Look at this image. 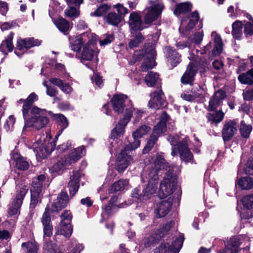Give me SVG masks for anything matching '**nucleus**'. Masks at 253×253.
I'll list each match as a JSON object with an SVG mask.
<instances>
[{
  "label": "nucleus",
  "instance_id": "nucleus-32",
  "mask_svg": "<svg viewBox=\"0 0 253 253\" xmlns=\"http://www.w3.org/2000/svg\"><path fill=\"white\" fill-rule=\"evenodd\" d=\"M128 23L131 30H141L143 29L141 17L136 12H133L130 15Z\"/></svg>",
  "mask_w": 253,
  "mask_h": 253
},
{
  "label": "nucleus",
  "instance_id": "nucleus-44",
  "mask_svg": "<svg viewBox=\"0 0 253 253\" xmlns=\"http://www.w3.org/2000/svg\"><path fill=\"white\" fill-rule=\"evenodd\" d=\"M238 184L242 189H250L253 186V180L250 177H244L239 179Z\"/></svg>",
  "mask_w": 253,
  "mask_h": 253
},
{
  "label": "nucleus",
  "instance_id": "nucleus-3",
  "mask_svg": "<svg viewBox=\"0 0 253 253\" xmlns=\"http://www.w3.org/2000/svg\"><path fill=\"white\" fill-rule=\"evenodd\" d=\"M167 140L172 145V156L179 155L181 160L185 163H193V156L189 149L190 142L188 136L183 134L170 135Z\"/></svg>",
  "mask_w": 253,
  "mask_h": 253
},
{
  "label": "nucleus",
  "instance_id": "nucleus-29",
  "mask_svg": "<svg viewBox=\"0 0 253 253\" xmlns=\"http://www.w3.org/2000/svg\"><path fill=\"white\" fill-rule=\"evenodd\" d=\"M38 96L35 93H31L28 98L25 100L22 99L18 101V103L24 102L23 106V115L24 118H26V113L30 112L31 105L36 100H38Z\"/></svg>",
  "mask_w": 253,
  "mask_h": 253
},
{
  "label": "nucleus",
  "instance_id": "nucleus-9",
  "mask_svg": "<svg viewBox=\"0 0 253 253\" xmlns=\"http://www.w3.org/2000/svg\"><path fill=\"white\" fill-rule=\"evenodd\" d=\"M177 182L175 176L168 175L165 177L160 184L158 196L160 198H165L170 195L175 190Z\"/></svg>",
  "mask_w": 253,
  "mask_h": 253
},
{
  "label": "nucleus",
  "instance_id": "nucleus-35",
  "mask_svg": "<svg viewBox=\"0 0 253 253\" xmlns=\"http://www.w3.org/2000/svg\"><path fill=\"white\" fill-rule=\"evenodd\" d=\"M13 36L14 33L11 32L6 39L1 42L0 45V51L3 54H5L7 52H11L13 50L14 47L12 43Z\"/></svg>",
  "mask_w": 253,
  "mask_h": 253
},
{
  "label": "nucleus",
  "instance_id": "nucleus-38",
  "mask_svg": "<svg viewBox=\"0 0 253 253\" xmlns=\"http://www.w3.org/2000/svg\"><path fill=\"white\" fill-rule=\"evenodd\" d=\"M238 79L242 84H253V68L247 72L240 74Z\"/></svg>",
  "mask_w": 253,
  "mask_h": 253
},
{
  "label": "nucleus",
  "instance_id": "nucleus-22",
  "mask_svg": "<svg viewBox=\"0 0 253 253\" xmlns=\"http://www.w3.org/2000/svg\"><path fill=\"white\" fill-rule=\"evenodd\" d=\"M68 196L66 192L62 191L55 200L50 209L51 212H58L64 208L68 202Z\"/></svg>",
  "mask_w": 253,
  "mask_h": 253
},
{
  "label": "nucleus",
  "instance_id": "nucleus-53",
  "mask_svg": "<svg viewBox=\"0 0 253 253\" xmlns=\"http://www.w3.org/2000/svg\"><path fill=\"white\" fill-rule=\"evenodd\" d=\"M242 202L244 207L248 209H253V194L245 196Z\"/></svg>",
  "mask_w": 253,
  "mask_h": 253
},
{
  "label": "nucleus",
  "instance_id": "nucleus-17",
  "mask_svg": "<svg viewBox=\"0 0 253 253\" xmlns=\"http://www.w3.org/2000/svg\"><path fill=\"white\" fill-rule=\"evenodd\" d=\"M199 19V15L196 11L191 13L188 17L183 18L179 28L180 32L185 35L187 32L193 29Z\"/></svg>",
  "mask_w": 253,
  "mask_h": 253
},
{
  "label": "nucleus",
  "instance_id": "nucleus-21",
  "mask_svg": "<svg viewBox=\"0 0 253 253\" xmlns=\"http://www.w3.org/2000/svg\"><path fill=\"white\" fill-rule=\"evenodd\" d=\"M238 126L233 121H230L223 126L222 130V136L224 141L230 140L236 133Z\"/></svg>",
  "mask_w": 253,
  "mask_h": 253
},
{
  "label": "nucleus",
  "instance_id": "nucleus-25",
  "mask_svg": "<svg viewBox=\"0 0 253 253\" xmlns=\"http://www.w3.org/2000/svg\"><path fill=\"white\" fill-rule=\"evenodd\" d=\"M164 94L161 89H159L151 94V99L149 102L150 108L158 109L164 105L165 101L163 98Z\"/></svg>",
  "mask_w": 253,
  "mask_h": 253
},
{
  "label": "nucleus",
  "instance_id": "nucleus-57",
  "mask_svg": "<svg viewBox=\"0 0 253 253\" xmlns=\"http://www.w3.org/2000/svg\"><path fill=\"white\" fill-rule=\"evenodd\" d=\"M66 15L71 18L74 19L79 15V11L74 7H70L65 11Z\"/></svg>",
  "mask_w": 253,
  "mask_h": 253
},
{
  "label": "nucleus",
  "instance_id": "nucleus-36",
  "mask_svg": "<svg viewBox=\"0 0 253 253\" xmlns=\"http://www.w3.org/2000/svg\"><path fill=\"white\" fill-rule=\"evenodd\" d=\"M128 186V181L127 180L120 179L115 182L109 188L110 193H115L118 191H122L127 189Z\"/></svg>",
  "mask_w": 253,
  "mask_h": 253
},
{
  "label": "nucleus",
  "instance_id": "nucleus-11",
  "mask_svg": "<svg viewBox=\"0 0 253 253\" xmlns=\"http://www.w3.org/2000/svg\"><path fill=\"white\" fill-rule=\"evenodd\" d=\"M151 6L144 10L145 22L150 24L156 20L161 15L164 8V4L160 2L150 1Z\"/></svg>",
  "mask_w": 253,
  "mask_h": 253
},
{
  "label": "nucleus",
  "instance_id": "nucleus-60",
  "mask_svg": "<svg viewBox=\"0 0 253 253\" xmlns=\"http://www.w3.org/2000/svg\"><path fill=\"white\" fill-rule=\"evenodd\" d=\"M72 217V216L71 214V212L67 211H64L61 215V221H64V222L66 223H70Z\"/></svg>",
  "mask_w": 253,
  "mask_h": 253
},
{
  "label": "nucleus",
  "instance_id": "nucleus-40",
  "mask_svg": "<svg viewBox=\"0 0 253 253\" xmlns=\"http://www.w3.org/2000/svg\"><path fill=\"white\" fill-rule=\"evenodd\" d=\"M54 119L58 122V126L60 127L61 130H59V133L55 136L56 138L61 134L63 129L66 128L68 126V121L66 118L62 114H55L53 116Z\"/></svg>",
  "mask_w": 253,
  "mask_h": 253
},
{
  "label": "nucleus",
  "instance_id": "nucleus-7",
  "mask_svg": "<svg viewBox=\"0 0 253 253\" xmlns=\"http://www.w3.org/2000/svg\"><path fill=\"white\" fill-rule=\"evenodd\" d=\"M36 139L37 141L30 148L33 149L37 158L44 159L54 150L55 142L52 141L46 143L44 137L42 138L39 135L36 136Z\"/></svg>",
  "mask_w": 253,
  "mask_h": 253
},
{
  "label": "nucleus",
  "instance_id": "nucleus-58",
  "mask_svg": "<svg viewBox=\"0 0 253 253\" xmlns=\"http://www.w3.org/2000/svg\"><path fill=\"white\" fill-rule=\"evenodd\" d=\"M114 40V36L113 35H104L99 41L100 45H106L111 43Z\"/></svg>",
  "mask_w": 253,
  "mask_h": 253
},
{
  "label": "nucleus",
  "instance_id": "nucleus-46",
  "mask_svg": "<svg viewBox=\"0 0 253 253\" xmlns=\"http://www.w3.org/2000/svg\"><path fill=\"white\" fill-rule=\"evenodd\" d=\"M106 19L110 24L117 26L121 21L122 17L115 12H110L107 15Z\"/></svg>",
  "mask_w": 253,
  "mask_h": 253
},
{
  "label": "nucleus",
  "instance_id": "nucleus-20",
  "mask_svg": "<svg viewBox=\"0 0 253 253\" xmlns=\"http://www.w3.org/2000/svg\"><path fill=\"white\" fill-rule=\"evenodd\" d=\"M82 175L80 170L74 171L68 182V188L71 196H74L78 191L80 178Z\"/></svg>",
  "mask_w": 253,
  "mask_h": 253
},
{
  "label": "nucleus",
  "instance_id": "nucleus-13",
  "mask_svg": "<svg viewBox=\"0 0 253 253\" xmlns=\"http://www.w3.org/2000/svg\"><path fill=\"white\" fill-rule=\"evenodd\" d=\"M133 150L126 149V146L117 157L116 161V168L119 172H122L126 169L130 162L132 161V157L128 154Z\"/></svg>",
  "mask_w": 253,
  "mask_h": 253
},
{
  "label": "nucleus",
  "instance_id": "nucleus-62",
  "mask_svg": "<svg viewBox=\"0 0 253 253\" xmlns=\"http://www.w3.org/2000/svg\"><path fill=\"white\" fill-rule=\"evenodd\" d=\"M114 7L117 9V11L118 12V15H120L122 17L123 15H125L127 13V9L121 4H117L114 5Z\"/></svg>",
  "mask_w": 253,
  "mask_h": 253
},
{
  "label": "nucleus",
  "instance_id": "nucleus-34",
  "mask_svg": "<svg viewBox=\"0 0 253 253\" xmlns=\"http://www.w3.org/2000/svg\"><path fill=\"white\" fill-rule=\"evenodd\" d=\"M56 234L63 235L65 237H69L72 233V227L71 223L61 221L59 225L56 228Z\"/></svg>",
  "mask_w": 253,
  "mask_h": 253
},
{
  "label": "nucleus",
  "instance_id": "nucleus-26",
  "mask_svg": "<svg viewBox=\"0 0 253 253\" xmlns=\"http://www.w3.org/2000/svg\"><path fill=\"white\" fill-rule=\"evenodd\" d=\"M240 240L236 237H232L225 245V249L217 251V253H226L227 252H229L230 253H237L240 250Z\"/></svg>",
  "mask_w": 253,
  "mask_h": 253
},
{
  "label": "nucleus",
  "instance_id": "nucleus-6",
  "mask_svg": "<svg viewBox=\"0 0 253 253\" xmlns=\"http://www.w3.org/2000/svg\"><path fill=\"white\" fill-rule=\"evenodd\" d=\"M16 196L13 202L10 205L8 210V213L10 215H13L18 213L24 198L29 189L28 183L24 180L16 181Z\"/></svg>",
  "mask_w": 253,
  "mask_h": 253
},
{
  "label": "nucleus",
  "instance_id": "nucleus-43",
  "mask_svg": "<svg viewBox=\"0 0 253 253\" xmlns=\"http://www.w3.org/2000/svg\"><path fill=\"white\" fill-rule=\"evenodd\" d=\"M223 117L224 113L221 111L209 113L207 115L208 121L211 123H218L220 122L223 120Z\"/></svg>",
  "mask_w": 253,
  "mask_h": 253
},
{
  "label": "nucleus",
  "instance_id": "nucleus-48",
  "mask_svg": "<svg viewBox=\"0 0 253 253\" xmlns=\"http://www.w3.org/2000/svg\"><path fill=\"white\" fill-rule=\"evenodd\" d=\"M158 138V136L152 134L148 139L146 145L143 150V153L144 154L148 153L155 145Z\"/></svg>",
  "mask_w": 253,
  "mask_h": 253
},
{
  "label": "nucleus",
  "instance_id": "nucleus-37",
  "mask_svg": "<svg viewBox=\"0 0 253 253\" xmlns=\"http://www.w3.org/2000/svg\"><path fill=\"white\" fill-rule=\"evenodd\" d=\"M50 83L57 86L64 92L68 94L72 92V88L67 83H64L62 80L56 78H52L49 80Z\"/></svg>",
  "mask_w": 253,
  "mask_h": 253
},
{
  "label": "nucleus",
  "instance_id": "nucleus-39",
  "mask_svg": "<svg viewBox=\"0 0 253 253\" xmlns=\"http://www.w3.org/2000/svg\"><path fill=\"white\" fill-rule=\"evenodd\" d=\"M147 84L149 86H153L156 84H159L160 79L159 75L155 72H150L148 73L145 79Z\"/></svg>",
  "mask_w": 253,
  "mask_h": 253
},
{
  "label": "nucleus",
  "instance_id": "nucleus-8",
  "mask_svg": "<svg viewBox=\"0 0 253 253\" xmlns=\"http://www.w3.org/2000/svg\"><path fill=\"white\" fill-rule=\"evenodd\" d=\"M45 176L41 174L33 179L31 189L30 208L34 209L40 201L42 188L45 180Z\"/></svg>",
  "mask_w": 253,
  "mask_h": 253
},
{
  "label": "nucleus",
  "instance_id": "nucleus-63",
  "mask_svg": "<svg viewBox=\"0 0 253 253\" xmlns=\"http://www.w3.org/2000/svg\"><path fill=\"white\" fill-rule=\"evenodd\" d=\"M243 97L245 100H252L253 98V88H250L244 91Z\"/></svg>",
  "mask_w": 253,
  "mask_h": 253
},
{
  "label": "nucleus",
  "instance_id": "nucleus-52",
  "mask_svg": "<svg viewBox=\"0 0 253 253\" xmlns=\"http://www.w3.org/2000/svg\"><path fill=\"white\" fill-rule=\"evenodd\" d=\"M192 96H190L191 98L195 99L197 98L202 97L204 93V89L203 87L199 85L195 86L191 91Z\"/></svg>",
  "mask_w": 253,
  "mask_h": 253
},
{
  "label": "nucleus",
  "instance_id": "nucleus-1",
  "mask_svg": "<svg viewBox=\"0 0 253 253\" xmlns=\"http://www.w3.org/2000/svg\"><path fill=\"white\" fill-rule=\"evenodd\" d=\"M168 168L169 164L162 154H157L152 158L141 177L143 182L148 181V183L142 192L140 187L135 188L132 192V197L140 200H147L151 198L156 193L159 176Z\"/></svg>",
  "mask_w": 253,
  "mask_h": 253
},
{
  "label": "nucleus",
  "instance_id": "nucleus-12",
  "mask_svg": "<svg viewBox=\"0 0 253 253\" xmlns=\"http://www.w3.org/2000/svg\"><path fill=\"white\" fill-rule=\"evenodd\" d=\"M41 43V41L34 38L19 39L17 42L16 47L14 51L15 53L18 56H20L25 53L28 49L34 46H39Z\"/></svg>",
  "mask_w": 253,
  "mask_h": 253
},
{
  "label": "nucleus",
  "instance_id": "nucleus-27",
  "mask_svg": "<svg viewBox=\"0 0 253 253\" xmlns=\"http://www.w3.org/2000/svg\"><path fill=\"white\" fill-rule=\"evenodd\" d=\"M168 118V115L165 112H164L160 117L159 122L154 126L152 134L158 136V137H159L161 134L166 131V122Z\"/></svg>",
  "mask_w": 253,
  "mask_h": 253
},
{
  "label": "nucleus",
  "instance_id": "nucleus-18",
  "mask_svg": "<svg viewBox=\"0 0 253 253\" xmlns=\"http://www.w3.org/2000/svg\"><path fill=\"white\" fill-rule=\"evenodd\" d=\"M50 207L47 205L41 220L43 227L44 237H50L52 235L53 227L51 223Z\"/></svg>",
  "mask_w": 253,
  "mask_h": 253
},
{
  "label": "nucleus",
  "instance_id": "nucleus-10",
  "mask_svg": "<svg viewBox=\"0 0 253 253\" xmlns=\"http://www.w3.org/2000/svg\"><path fill=\"white\" fill-rule=\"evenodd\" d=\"M171 223H167L161 228L156 235L151 234L145 237L142 241L138 242V244L142 249L147 248L155 244L159 238L163 237L170 229Z\"/></svg>",
  "mask_w": 253,
  "mask_h": 253
},
{
  "label": "nucleus",
  "instance_id": "nucleus-4",
  "mask_svg": "<svg viewBox=\"0 0 253 253\" xmlns=\"http://www.w3.org/2000/svg\"><path fill=\"white\" fill-rule=\"evenodd\" d=\"M143 114V111L133 107L131 103L128 104L125 109L123 118L120 120L116 126L111 131V139H115L122 136L125 132V127L130 121L131 118L133 117L134 123H136L142 118Z\"/></svg>",
  "mask_w": 253,
  "mask_h": 253
},
{
  "label": "nucleus",
  "instance_id": "nucleus-45",
  "mask_svg": "<svg viewBox=\"0 0 253 253\" xmlns=\"http://www.w3.org/2000/svg\"><path fill=\"white\" fill-rule=\"evenodd\" d=\"M191 7L192 5L189 2H184L178 4L176 5V8L174 11V13L176 15H178L190 10Z\"/></svg>",
  "mask_w": 253,
  "mask_h": 253
},
{
  "label": "nucleus",
  "instance_id": "nucleus-49",
  "mask_svg": "<svg viewBox=\"0 0 253 253\" xmlns=\"http://www.w3.org/2000/svg\"><path fill=\"white\" fill-rule=\"evenodd\" d=\"M110 6L106 4L100 5L91 15L96 17L104 16L110 9Z\"/></svg>",
  "mask_w": 253,
  "mask_h": 253
},
{
  "label": "nucleus",
  "instance_id": "nucleus-16",
  "mask_svg": "<svg viewBox=\"0 0 253 253\" xmlns=\"http://www.w3.org/2000/svg\"><path fill=\"white\" fill-rule=\"evenodd\" d=\"M85 154V148L84 146L74 149L69 152L62 159L66 167L76 163Z\"/></svg>",
  "mask_w": 253,
  "mask_h": 253
},
{
  "label": "nucleus",
  "instance_id": "nucleus-61",
  "mask_svg": "<svg viewBox=\"0 0 253 253\" xmlns=\"http://www.w3.org/2000/svg\"><path fill=\"white\" fill-rule=\"evenodd\" d=\"M71 146V144L70 142H66L65 143H63L61 145H59L57 149V151L58 152V153H62L66 151V150L68 149Z\"/></svg>",
  "mask_w": 253,
  "mask_h": 253
},
{
  "label": "nucleus",
  "instance_id": "nucleus-24",
  "mask_svg": "<svg viewBox=\"0 0 253 253\" xmlns=\"http://www.w3.org/2000/svg\"><path fill=\"white\" fill-rule=\"evenodd\" d=\"M127 96L124 94L115 95L111 99L113 108L115 112L119 114L123 112L126 101Z\"/></svg>",
  "mask_w": 253,
  "mask_h": 253
},
{
  "label": "nucleus",
  "instance_id": "nucleus-15",
  "mask_svg": "<svg viewBox=\"0 0 253 253\" xmlns=\"http://www.w3.org/2000/svg\"><path fill=\"white\" fill-rule=\"evenodd\" d=\"M151 130V127L146 125L140 126L133 133L134 141L126 145V149L135 150L140 146V141L139 138L142 137Z\"/></svg>",
  "mask_w": 253,
  "mask_h": 253
},
{
  "label": "nucleus",
  "instance_id": "nucleus-30",
  "mask_svg": "<svg viewBox=\"0 0 253 253\" xmlns=\"http://www.w3.org/2000/svg\"><path fill=\"white\" fill-rule=\"evenodd\" d=\"M211 37L214 43L213 49L211 50V54L213 56L218 55L222 50L223 43L221 38L215 32L211 33Z\"/></svg>",
  "mask_w": 253,
  "mask_h": 253
},
{
  "label": "nucleus",
  "instance_id": "nucleus-23",
  "mask_svg": "<svg viewBox=\"0 0 253 253\" xmlns=\"http://www.w3.org/2000/svg\"><path fill=\"white\" fill-rule=\"evenodd\" d=\"M173 202V199L170 197L166 200L162 201L158 205L155 210V213L158 217L166 216L170 211Z\"/></svg>",
  "mask_w": 253,
  "mask_h": 253
},
{
  "label": "nucleus",
  "instance_id": "nucleus-47",
  "mask_svg": "<svg viewBox=\"0 0 253 253\" xmlns=\"http://www.w3.org/2000/svg\"><path fill=\"white\" fill-rule=\"evenodd\" d=\"M252 130V126L250 125H246L243 121L241 122L240 132L241 136L245 138H248Z\"/></svg>",
  "mask_w": 253,
  "mask_h": 253
},
{
  "label": "nucleus",
  "instance_id": "nucleus-28",
  "mask_svg": "<svg viewBox=\"0 0 253 253\" xmlns=\"http://www.w3.org/2000/svg\"><path fill=\"white\" fill-rule=\"evenodd\" d=\"M226 96L225 92L223 90L216 91L209 101V109L214 110L220 104Z\"/></svg>",
  "mask_w": 253,
  "mask_h": 253
},
{
  "label": "nucleus",
  "instance_id": "nucleus-41",
  "mask_svg": "<svg viewBox=\"0 0 253 253\" xmlns=\"http://www.w3.org/2000/svg\"><path fill=\"white\" fill-rule=\"evenodd\" d=\"M55 25L58 29L64 34H67V32L71 28L69 22L62 18L56 20Z\"/></svg>",
  "mask_w": 253,
  "mask_h": 253
},
{
  "label": "nucleus",
  "instance_id": "nucleus-55",
  "mask_svg": "<svg viewBox=\"0 0 253 253\" xmlns=\"http://www.w3.org/2000/svg\"><path fill=\"white\" fill-rule=\"evenodd\" d=\"M45 250L50 253H61V251L57 245L52 244L51 242L46 243L44 247Z\"/></svg>",
  "mask_w": 253,
  "mask_h": 253
},
{
  "label": "nucleus",
  "instance_id": "nucleus-54",
  "mask_svg": "<svg viewBox=\"0 0 253 253\" xmlns=\"http://www.w3.org/2000/svg\"><path fill=\"white\" fill-rule=\"evenodd\" d=\"M155 63L153 57L146 58L141 66L142 70L143 71H146L147 70L152 68L155 65Z\"/></svg>",
  "mask_w": 253,
  "mask_h": 253
},
{
  "label": "nucleus",
  "instance_id": "nucleus-14",
  "mask_svg": "<svg viewBox=\"0 0 253 253\" xmlns=\"http://www.w3.org/2000/svg\"><path fill=\"white\" fill-rule=\"evenodd\" d=\"M183 242L182 237L176 239L171 246L166 242L162 243L154 250V253H178L182 247Z\"/></svg>",
  "mask_w": 253,
  "mask_h": 253
},
{
  "label": "nucleus",
  "instance_id": "nucleus-33",
  "mask_svg": "<svg viewBox=\"0 0 253 253\" xmlns=\"http://www.w3.org/2000/svg\"><path fill=\"white\" fill-rule=\"evenodd\" d=\"M166 57L173 67H175L180 62V56L172 47H168L167 48Z\"/></svg>",
  "mask_w": 253,
  "mask_h": 253
},
{
  "label": "nucleus",
  "instance_id": "nucleus-19",
  "mask_svg": "<svg viewBox=\"0 0 253 253\" xmlns=\"http://www.w3.org/2000/svg\"><path fill=\"white\" fill-rule=\"evenodd\" d=\"M198 67L195 63H190L185 72L184 74L181 78V82L185 84L191 85L193 83L195 79V76L197 73Z\"/></svg>",
  "mask_w": 253,
  "mask_h": 253
},
{
  "label": "nucleus",
  "instance_id": "nucleus-59",
  "mask_svg": "<svg viewBox=\"0 0 253 253\" xmlns=\"http://www.w3.org/2000/svg\"><path fill=\"white\" fill-rule=\"evenodd\" d=\"M15 123V119L13 116H10L7 120L4 127L6 131L10 130Z\"/></svg>",
  "mask_w": 253,
  "mask_h": 253
},
{
  "label": "nucleus",
  "instance_id": "nucleus-64",
  "mask_svg": "<svg viewBox=\"0 0 253 253\" xmlns=\"http://www.w3.org/2000/svg\"><path fill=\"white\" fill-rule=\"evenodd\" d=\"M245 170L247 174L253 175V160L248 162Z\"/></svg>",
  "mask_w": 253,
  "mask_h": 253
},
{
  "label": "nucleus",
  "instance_id": "nucleus-5",
  "mask_svg": "<svg viewBox=\"0 0 253 253\" xmlns=\"http://www.w3.org/2000/svg\"><path fill=\"white\" fill-rule=\"evenodd\" d=\"M45 112V110H41L37 107H32L30 112L26 113V118H24L25 125L23 129L31 127L40 129L44 127L48 123Z\"/></svg>",
  "mask_w": 253,
  "mask_h": 253
},
{
  "label": "nucleus",
  "instance_id": "nucleus-51",
  "mask_svg": "<svg viewBox=\"0 0 253 253\" xmlns=\"http://www.w3.org/2000/svg\"><path fill=\"white\" fill-rule=\"evenodd\" d=\"M143 40L144 38L141 34H137L133 39L130 40L128 44L129 48H133L137 47L143 42Z\"/></svg>",
  "mask_w": 253,
  "mask_h": 253
},
{
  "label": "nucleus",
  "instance_id": "nucleus-31",
  "mask_svg": "<svg viewBox=\"0 0 253 253\" xmlns=\"http://www.w3.org/2000/svg\"><path fill=\"white\" fill-rule=\"evenodd\" d=\"M11 155L15 166L18 169L25 170L28 169L29 163L24 157L17 153H12Z\"/></svg>",
  "mask_w": 253,
  "mask_h": 253
},
{
  "label": "nucleus",
  "instance_id": "nucleus-42",
  "mask_svg": "<svg viewBox=\"0 0 253 253\" xmlns=\"http://www.w3.org/2000/svg\"><path fill=\"white\" fill-rule=\"evenodd\" d=\"M232 34L234 38L240 40L242 36V24L239 21H236L232 24Z\"/></svg>",
  "mask_w": 253,
  "mask_h": 253
},
{
  "label": "nucleus",
  "instance_id": "nucleus-50",
  "mask_svg": "<svg viewBox=\"0 0 253 253\" xmlns=\"http://www.w3.org/2000/svg\"><path fill=\"white\" fill-rule=\"evenodd\" d=\"M22 247L27 253H37V245L32 242L24 243L22 245Z\"/></svg>",
  "mask_w": 253,
  "mask_h": 253
},
{
  "label": "nucleus",
  "instance_id": "nucleus-56",
  "mask_svg": "<svg viewBox=\"0 0 253 253\" xmlns=\"http://www.w3.org/2000/svg\"><path fill=\"white\" fill-rule=\"evenodd\" d=\"M244 33L247 37L253 35V20L252 22H247L244 25Z\"/></svg>",
  "mask_w": 253,
  "mask_h": 253
},
{
  "label": "nucleus",
  "instance_id": "nucleus-2",
  "mask_svg": "<svg viewBox=\"0 0 253 253\" xmlns=\"http://www.w3.org/2000/svg\"><path fill=\"white\" fill-rule=\"evenodd\" d=\"M97 36L94 33L86 32L81 35L70 38V47L75 52L81 51L80 59L82 62L85 61H92L96 65L97 61V54L99 50L95 46Z\"/></svg>",
  "mask_w": 253,
  "mask_h": 253
}]
</instances>
